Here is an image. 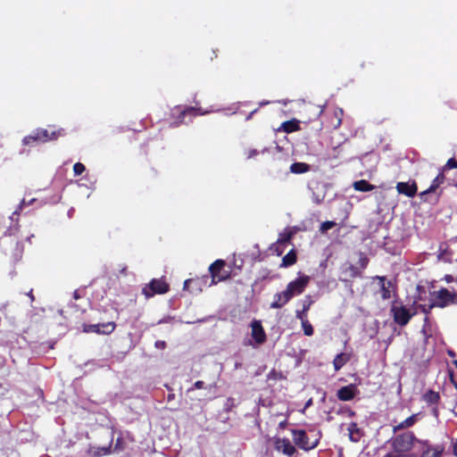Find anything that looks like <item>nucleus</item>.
<instances>
[{
  "mask_svg": "<svg viewBox=\"0 0 457 457\" xmlns=\"http://www.w3.org/2000/svg\"><path fill=\"white\" fill-rule=\"evenodd\" d=\"M214 112L213 110H202L201 108L187 106L184 109H181L179 106H177L172 111V115L176 116V120L173 122L174 126H179L180 124H188L192 121V118L197 115H206Z\"/></svg>",
  "mask_w": 457,
  "mask_h": 457,
  "instance_id": "nucleus-1",
  "label": "nucleus"
},
{
  "mask_svg": "<svg viewBox=\"0 0 457 457\" xmlns=\"http://www.w3.org/2000/svg\"><path fill=\"white\" fill-rule=\"evenodd\" d=\"M432 299L428 304V309L435 307L445 308L451 304H457V294L451 293L446 288H441L439 291L433 292Z\"/></svg>",
  "mask_w": 457,
  "mask_h": 457,
  "instance_id": "nucleus-2",
  "label": "nucleus"
},
{
  "mask_svg": "<svg viewBox=\"0 0 457 457\" xmlns=\"http://www.w3.org/2000/svg\"><path fill=\"white\" fill-rule=\"evenodd\" d=\"M394 321L401 326H406L410 320L415 315L416 312L407 308L405 305L394 302L391 306Z\"/></svg>",
  "mask_w": 457,
  "mask_h": 457,
  "instance_id": "nucleus-3",
  "label": "nucleus"
},
{
  "mask_svg": "<svg viewBox=\"0 0 457 457\" xmlns=\"http://www.w3.org/2000/svg\"><path fill=\"white\" fill-rule=\"evenodd\" d=\"M415 439L412 432L398 435L393 439V447L397 453L408 452L411 449Z\"/></svg>",
  "mask_w": 457,
  "mask_h": 457,
  "instance_id": "nucleus-4",
  "label": "nucleus"
},
{
  "mask_svg": "<svg viewBox=\"0 0 457 457\" xmlns=\"http://www.w3.org/2000/svg\"><path fill=\"white\" fill-rule=\"evenodd\" d=\"M293 439L295 444L303 450H311L318 445L319 438L311 440L304 430H293Z\"/></svg>",
  "mask_w": 457,
  "mask_h": 457,
  "instance_id": "nucleus-5",
  "label": "nucleus"
},
{
  "mask_svg": "<svg viewBox=\"0 0 457 457\" xmlns=\"http://www.w3.org/2000/svg\"><path fill=\"white\" fill-rule=\"evenodd\" d=\"M169 285L163 279L154 278L149 285L143 288V294L149 298L155 294H164L168 292Z\"/></svg>",
  "mask_w": 457,
  "mask_h": 457,
  "instance_id": "nucleus-6",
  "label": "nucleus"
},
{
  "mask_svg": "<svg viewBox=\"0 0 457 457\" xmlns=\"http://www.w3.org/2000/svg\"><path fill=\"white\" fill-rule=\"evenodd\" d=\"M310 277L307 275H302L295 280L289 282L287 286V290L290 293L291 296L294 297L302 294L307 285L310 282Z\"/></svg>",
  "mask_w": 457,
  "mask_h": 457,
  "instance_id": "nucleus-7",
  "label": "nucleus"
},
{
  "mask_svg": "<svg viewBox=\"0 0 457 457\" xmlns=\"http://www.w3.org/2000/svg\"><path fill=\"white\" fill-rule=\"evenodd\" d=\"M115 328L114 322H105L97 324H84L83 332L85 333H96L102 335H109Z\"/></svg>",
  "mask_w": 457,
  "mask_h": 457,
  "instance_id": "nucleus-8",
  "label": "nucleus"
},
{
  "mask_svg": "<svg viewBox=\"0 0 457 457\" xmlns=\"http://www.w3.org/2000/svg\"><path fill=\"white\" fill-rule=\"evenodd\" d=\"M34 131L36 133V138H37L38 143H46L57 139L62 135L63 130H49L47 129L37 128L34 129Z\"/></svg>",
  "mask_w": 457,
  "mask_h": 457,
  "instance_id": "nucleus-9",
  "label": "nucleus"
},
{
  "mask_svg": "<svg viewBox=\"0 0 457 457\" xmlns=\"http://www.w3.org/2000/svg\"><path fill=\"white\" fill-rule=\"evenodd\" d=\"M208 279V276H204L202 278L187 279L184 282L183 289L187 290L192 294H198L202 292L203 286L206 284Z\"/></svg>",
  "mask_w": 457,
  "mask_h": 457,
  "instance_id": "nucleus-10",
  "label": "nucleus"
},
{
  "mask_svg": "<svg viewBox=\"0 0 457 457\" xmlns=\"http://www.w3.org/2000/svg\"><path fill=\"white\" fill-rule=\"evenodd\" d=\"M374 279L379 281L381 298L383 300L389 299L391 297V292L394 289V282L390 279H386V277L383 276H376Z\"/></svg>",
  "mask_w": 457,
  "mask_h": 457,
  "instance_id": "nucleus-11",
  "label": "nucleus"
},
{
  "mask_svg": "<svg viewBox=\"0 0 457 457\" xmlns=\"http://www.w3.org/2000/svg\"><path fill=\"white\" fill-rule=\"evenodd\" d=\"M252 337L257 345H262L266 340V334L260 320H254L251 323Z\"/></svg>",
  "mask_w": 457,
  "mask_h": 457,
  "instance_id": "nucleus-12",
  "label": "nucleus"
},
{
  "mask_svg": "<svg viewBox=\"0 0 457 457\" xmlns=\"http://www.w3.org/2000/svg\"><path fill=\"white\" fill-rule=\"evenodd\" d=\"M358 393V389L355 385L350 384L339 388L337 392V396L341 401H351Z\"/></svg>",
  "mask_w": 457,
  "mask_h": 457,
  "instance_id": "nucleus-13",
  "label": "nucleus"
},
{
  "mask_svg": "<svg viewBox=\"0 0 457 457\" xmlns=\"http://www.w3.org/2000/svg\"><path fill=\"white\" fill-rule=\"evenodd\" d=\"M292 298L293 297L287 289L280 293H277L273 296V302L270 303V308L280 309L286 305Z\"/></svg>",
  "mask_w": 457,
  "mask_h": 457,
  "instance_id": "nucleus-14",
  "label": "nucleus"
},
{
  "mask_svg": "<svg viewBox=\"0 0 457 457\" xmlns=\"http://www.w3.org/2000/svg\"><path fill=\"white\" fill-rule=\"evenodd\" d=\"M396 189L399 194L404 195L408 197H412L417 193V186L415 183L398 182Z\"/></svg>",
  "mask_w": 457,
  "mask_h": 457,
  "instance_id": "nucleus-15",
  "label": "nucleus"
},
{
  "mask_svg": "<svg viewBox=\"0 0 457 457\" xmlns=\"http://www.w3.org/2000/svg\"><path fill=\"white\" fill-rule=\"evenodd\" d=\"M225 266V262L223 260H216L214 262H212L209 267V271L212 276V282L210 286L214 285L217 283L216 278L220 271V270Z\"/></svg>",
  "mask_w": 457,
  "mask_h": 457,
  "instance_id": "nucleus-16",
  "label": "nucleus"
},
{
  "mask_svg": "<svg viewBox=\"0 0 457 457\" xmlns=\"http://www.w3.org/2000/svg\"><path fill=\"white\" fill-rule=\"evenodd\" d=\"M443 453L444 447L442 445H429L423 450L420 457H442Z\"/></svg>",
  "mask_w": 457,
  "mask_h": 457,
  "instance_id": "nucleus-17",
  "label": "nucleus"
},
{
  "mask_svg": "<svg viewBox=\"0 0 457 457\" xmlns=\"http://www.w3.org/2000/svg\"><path fill=\"white\" fill-rule=\"evenodd\" d=\"M349 434V439L352 442L357 443L361 440L362 436V432L361 428L358 427L357 423L352 422L349 424L347 428Z\"/></svg>",
  "mask_w": 457,
  "mask_h": 457,
  "instance_id": "nucleus-18",
  "label": "nucleus"
},
{
  "mask_svg": "<svg viewBox=\"0 0 457 457\" xmlns=\"http://www.w3.org/2000/svg\"><path fill=\"white\" fill-rule=\"evenodd\" d=\"M311 167L305 162H294L290 165V172L294 174H303L308 172Z\"/></svg>",
  "mask_w": 457,
  "mask_h": 457,
  "instance_id": "nucleus-19",
  "label": "nucleus"
},
{
  "mask_svg": "<svg viewBox=\"0 0 457 457\" xmlns=\"http://www.w3.org/2000/svg\"><path fill=\"white\" fill-rule=\"evenodd\" d=\"M111 452H112L111 445H109L108 446L90 448L88 450V453L91 454L93 457H101L104 455H108L111 453Z\"/></svg>",
  "mask_w": 457,
  "mask_h": 457,
  "instance_id": "nucleus-20",
  "label": "nucleus"
},
{
  "mask_svg": "<svg viewBox=\"0 0 457 457\" xmlns=\"http://www.w3.org/2000/svg\"><path fill=\"white\" fill-rule=\"evenodd\" d=\"M417 420V415L413 414L402 422H400L397 426L394 427V431H397L400 429L407 428L414 425Z\"/></svg>",
  "mask_w": 457,
  "mask_h": 457,
  "instance_id": "nucleus-21",
  "label": "nucleus"
},
{
  "mask_svg": "<svg viewBox=\"0 0 457 457\" xmlns=\"http://www.w3.org/2000/svg\"><path fill=\"white\" fill-rule=\"evenodd\" d=\"M348 356L344 353L337 354L333 361L335 370H339L348 361Z\"/></svg>",
  "mask_w": 457,
  "mask_h": 457,
  "instance_id": "nucleus-22",
  "label": "nucleus"
},
{
  "mask_svg": "<svg viewBox=\"0 0 457 457\" xmlns=\"http://www.w3.org/2000/svg\"><path fill=\"white\" fill-rule=\"evenodd\" d=\"M353 188L360 192H368L374 188V186L370 185L367 180L361 179L353 183Z\"/></svg>",
  "mask_w": 457,
  "mask_h": 457,
  "instance_id": "nucleus-23",
  "label": "nucleus"
},
{
  "mask_svg": "<svg viewBox=\"0 0 457 457\" xmlns=\"http://www.w3.org/2000/svg\"><path fill=\"white\" fill-rule=\"evenodd\" d=\"M423 399L426 403L429 404H435L437 403V402L439 401L440 395L437 392L428 390L424 394Z\"/></svg>",
  "mask_w": 457,
  "mask_h": 457,
  "instance_id": "nucleus-24",
  "label": "nucleus"
},
{
  "mask_svg": "<svg viewBox=\"0 0 457 457\" xmlns=\"http://www.w3.org/2000/svg\"><path fill=\"white\" fill-rule=\"evenodd\" d=\"M296 262V255L294 251L287 253L282 259L281 266L288 267Z\"/></svg>",
  "mask_w": 457,
  "mask_h": 457,
  "instance_id": "nucleus-25",
  "label": "nucleus"
},
{
  "mask_svg": "<svg viewBox=\"0 0 457 457\" xmlns=\"http://www.w3.org/2000/svg\"><path fill=\"white\" fill-rule=\"evenodd\" d=\"M295 231L292 230L291 228L285 229L283 232L279 234L278 242L281 244L288 243L293 237Z\"/></svg>",
  "mask_w": 457,
  "mask_h": 457,
  "instance_id": "nucleus-26",
  "label": "nucleus"
},
{
  "mask_svg": "<svg viewBox=\"0 0 457 457\" xmlns=\"http://www.w3.org/2000/svg\"><path fill=\"white\" fill-rule=\"evenodd\" d=\"M445 177L443 174H438L434 180L432 181L430 187L425 192H434L443 182H444Z\"/></svg>",
  "mask_w": 457,
  "mask_h": 457,
  "instance_id": "nucleus-27",
  "label": "nucleus"
},
{
  "mask_svg": "<svg viewBox=\"0 0 457 457\" xmlns=\"http://www.w3.org/2000/svg\"><path fill=\"white\" fill-rule=\"evenodd\" d=\"M278 442H284V449L283 452L287 454L291 455L295 453V447L290 444V441L288 439H282L278 440Z\"/></svg>",
  "mask_w": 457,
  "mask_h": 457,
  "instance_id": "nucleus-28",
  "label": "nucleus"
},
{
  "mask_svg": "<svg viewBox=\"0 0 457 457\" xmlns=\"http://www.w3.org/2000/svg\"><path fill=\"white\" fill-rule=\"evenodd\" d=\"M33 143H38L37 138H36V133L34 130L31 131L29 135L24 137L22 139V144L24 145H29Z\"/></svg>",
  "mask_w": 457,
  "mask_h": 457,
  "instance_id": "nucleus-29",
  "label": "nucleus"
},
{
  "mask_svg": "<svg viewBox=\"0 0 457 457\" xmlns=\"http://www.w3.org/2000/svg\"><path fill=\"white\" fill-rule=\"evenodd\" d=\"M302 327L305 336L311 337L313 335V328L308 320H303Z\"/></svg>",
  "mask_w": 457,
  "mask_h": 457,
  "instance_id": "nucleus-30",
  "label": "nucleus"
},
{
  "mask_svg": "<svg viewBox=\"0 0 457 457\" xmlns=\"http://www.w3.org/2000/svg\"><path fill=\"white\" fill-rule=\"evenodd\" d=\"M86 170V166L81 162H76L73 165V172L75 176L81 175Z\"/></svg>",
  "mask_w": 457,
  "mask_h": 457,
  "instance_id": "nucleus-31",
  "label": "nucleus"
},
{
  "mask_svg": "<svg viewBox=\"0 0 457 457\" xmlns=\"http://www.w3.org/2000/svg\"><path fill=\"white\" fill-rule=\"evenodd\" d=\"M335 226H336L335 221L327 220V221H324L321 223L320 230L321 233H325Z\"/></svg>",
  "mask_w": 457,
  "mask_h": 457,
  "instance_id": "nucleus-32",
  "label": "nucleus"
},
{
  "mask_svg": "<svg viewBox=\"0 0 457 457\" xmlns=\"http://www.w3.org/2000/svg\"><path fill=\"white\" fill-rule=\"evenodd\" d=\"M428 327H429V321H428V317H425L424 319V325H423V328L421 329V333L423 334L424 336V338H425V341L428 340V338L431 336L429 333H428Z\"/></svg>",
  "mask_w": 457,
  "mask_h": 457,
  "instance_id": "nucleus-33",
  "label": "nucleus"
},
{
  "mask_svg": "<svg viewBox=\"0 0 457 457\" xmlns=\"http://www.w3.org/2000/svg\"><path fill=\"white\" fill-rule=\"evenodd\" d=\"M236 405L235 399L232 397H229L226 400L224 403L223 410L227 412L230 411L232 408Z\"/></svg>",
  "mask_w": 457,
  "mask_h": 457,
  "instance_id": "nucleus-34",
  "label": "nucleus"
},
{
  "mask_svg": "<svg viewBox=\"0 0 457 457\" xmlns=\"http://www.w3.org/2000/svg\"><path fill=\"white\" fill-rule=\"evenodd\" d=\"M348 270L350 271V276L352 278H357L361 276V270L354 265L350 264L348 267Z\"/></svg>",
  "mask_w": 457,
  "mask_h": 457,
  "instance_id": "nucleus-35",
  "label": "nucleus"
},
{
  "mask_svg": "<svg viewBox=\"0 0 457 457\" xmlns=\"http://www.w3.org/2000/svg\"><path fill=\"white\" fill-rule=\"evenodd\" d=\"M445 169L446 170H452V169H457V161L454 158H450L445 165Z\"/></svg>",
  "mask_w": 457,
  "mask_h": 457,
  "instance_id": "nucleus-36",
  "label": "nucleus"
},
{
  "mask_svg": "<svg viewBox=\"0 0 457 457\" xmlns=\"http://www.w3.org/2000/svg\"><path fill=\"white\" fill-rule=\"evenodd\" d=\"M369 263V259L362 253L360 254L359 264L361 269H365Z\"/></svg>",
  "mask_w": 457,
  "mask_h": 457,
  "instance_id": "nucleus-37",
  "label": "nucleus"
},
{
  "mask_svg": "<svg viewBox=\"0 0 457 457\" xmlns=\"http://www.w3.org/2000/svg\"><path fill=\"white\" fill-rule=\"evenodd\" d=\"M311 296L308 295L305 297V299L303 302V312H307L310 309V306L312 304Z\"/></svg>",
  "mask_w": 457,
  "mask_h": 457,
  "instance_id": "nucleus-38",
  "label": "nucleus"
},
{
  "mask_svg": "<svg viewBox=\"0 0 457 457\" xmlns=\"http://www.w3.org/2000/svg\"><path fill=\"white\" fill-rule=\"evenodd\" d=\"M26 204L25 200H22L21 203L19 205L18 210L12 212V216L10 217L12 220H14V219L17 220L16 216L19 215V212L22 209V207Z\"/></svg>",
  "mask_w": 457,
  "mask_h": 457,
  "instance_id": "nucleus-39",
  "label": "nucleus"
},
{
  "mask_svg": "<svg viewBox=\"0 0 457 457\" xmlns=\"http://www.w3.org/2000/svg\"><path fill=\"white\" fill-rule=\"evenodd\" d=\"M204 383L202 380H197L195 382L192 388L188 389V391H191L193 389H201L204 388Z\"/></svg>",
  "mask_w": 457,
  "mask_h": 457,
  "instance_id": "nucleus-40",
  "label": "nucleus"
},
{
  "mask_svg": "<svg viewBox=\"0 0 457 457\" xmlns=\"http://www.w3.org/2000/svg\"><path fill=\"white\" fill-rule=\"evenodd\" d=\"M258 151L256 149H250L247 153V158L251 159L255 157L258 154Z\"/></svg>",
  "mask_w": 457,
  "mask_h": 457,
  "instance_id": "nucleus-41",
  "label": "nucleus"
},
{
  "mask_svg": "<svg viewBox=\"0 0 457 457\" xmlns=\"http://www.w3.org/2000/svg\"><path fill=\"white\" fill-rule=\"evenodd\" d=\"M154 345H155V347L158 349H163L166 346V343L162 340L156 341Z\"/></svg>",
  "mask_w": 457,
  "mask_h": 457,
  "instance_id": "nucleus-42",
  "label": "nucleus"
},
{
  "mask_svg": "<svg viewBox=\"0 0 457 457\" xmlns=\"http://www.w3.org/2000/svg\"><path fill=\"white\" fill-rule=\"evenodd\" d=\"M421 312L428 314L432 309H428V305L427 304H420V305Z\"/></svg>",
  "mask_w": 457,
  "mask_h": 457,
  "instance_id": "nucleus-43",
  "label": "nucleus"
},
{
  "mask_svg": "<svg viewBox=\"0 0 457 457\" xmlns=\"http://www.w3.org/2000/svg\"><path fill=\"white\" fill-rule=\"evenodd\" d=\"M304 312H303V311H297V312H296V318H297V319H300L302 321H303V320H303V313H304Z\"/></svg>",
  "mask_w": 457,
  "mask_h": 457,
  "instance_id": "nucleus-44",
  "label": "nucleus"
},
{
  "mask_svg": "<svg viewBox=\"0 0 457 457\" xmlns=\"http://www.w3.org/2000/svg\"><path fill=\"white\" fill-rule=\"evenodd\" d=\"M453 453L455 457H457V441L453 444Z\"/></svg>",
  "mask_w": 457,
  "mask_h": 457,
  "instance_id": "nucleus-45",
  "label": "nucleus"
},
{
  "mask_svg": "<svg viewBox=\"0 0 457 457\" xmlns=\"http://www.w3.org/2000/svg\"><path fill=\"white\" fill-rule=\"evenodd\" d=\"M257 111H258V110H257V109H255V110H253V112H251L247 115V117H246V119H245V120H251V119H252V117H253V115L255 112H257Z\"/></svg>",
  "mask_w": 457,
  "mask_h": 457,
  "instance_id": "nucleus-46",
  "label": "nucleus"
},
{
  "mask_svg": "<svg viewBox=\"0 0 457 457\" xmlns=\"http://www.w3.org/2000/svg\"><path fill=\"white\" fill-rule=\"evenodd\" d=\"M241 365H242V363H241V362L237 361V362L235 363V370L239 369V368L241 367Z\"/></svg>",
  "mask_w": 457,
  "mask_h": 457,
  "instance_id": "nucleus-47",
  "label": "nucleus"
},
{
  "mask_svg": "<svg viewBox=\"0 0 457 457\" xmlns=\"http://www.w3.org/2000/svg\"><path fill=\"white\" fill-rule=\"evenodd\" d=\"M270 102L269 101H262L260 103V106H264L266 104H268Z\"/></svg>",
  "mask_w": 457,
  "mask_h": 457,
  "instance_id": "nucleus-48",
  "label": "nucleus"
},
{
  "mask_svg": "<svg viewBox=\"0 0 457 457\" xmlns=\"http://www.w3.org/2000/svg\"><path fill=\"white\" fill-rule=\"evenodd\" d=\"M312 404V399L308 400L305 403V408L309 407Z\"/></svg>",
  "mask_w": 457,
  "mask_h": 457,
  "instance_id": "nucleus-49",
  "label": "nucleus"
},
{
  "mask_svg": "<svg viewBox=\"0 0 457 457\" xmlns=\"http://www.w3.org/2000/svg\"><path fill=\"white\" fill-rule=\"evenodd\" d=\"M446 278V281H448V282H450V281H452V280H453V277H452V276H449V275H448V276H446V278Z\"/></svg>",
  "mask_w": 457,
  "mask_h": 457,
  "instance_id": "nucleus-50",
  "label": "nucleus"
},
{
  "mask_svg": "<svg viewBox=\"0 0 457 457\" xmlns=\"http://www.w3.org/2000/svg\"><path fill=\"white\" fill-rule=\"evenodd\" d=\"M28 295L30 297V299L33 301L34 300V296L32 295V290L28 294Z\"/></svg>",
  "mask_w": 457,
  "mask_h": 457,
  "instance_id": "nucleus-51",
  "label": "nucleus"
},
{
  "mask_svg": "<svg viewBox=\"0 0 457 457\" xmlns=\"http://www.w3.org/2000/svg\"><path fill=\"white\" fill-rule=\"evenodd\" d=\"M327 265V262L326 261H323L320 262V267H326Z\"/></svg>",
  "mask_w": 457,
  "mask_h": 457,
  "instance_id": "nucleus-52",
  "label": "nucleus"
},
{
  "mask_svg": "<svg viewBox=\"0 0 457 457\" xmlns=\"http://www.w3.org/2000/svg\"><path fill=\"white\" fill-rule=\"evenodd\" d=\"M208 387H209V389H210V390H211L212 388H215V387H216V384H215V383H213V384L210 385Z\"/></svg>",
  "mask_w": 457,
  "mask_h": 457,
  "instance_id": "nucleus-53",
  "label": "nucleus"
},
{
  "mask_svg": "<svg viewBox=\"0 0 457 457\" xmlns=\"http://www.w3.org/2000/svg\"><path fill=\"white\" fill-rule=\"evenodd\" d=\"M453 412H454L455 416H457V404L454 407Z\"/></svg>",
  "mask_w": 457,
  "mask_h": 457,
  "instance_id": "nucleus-54",
  "label": "nucleus"
},
{
  "mask_svg": "<svg viewBox=\"0 0 457 457\" xmlns=\"http://www.w3.org/2000/svg\"><path fill=\"white\" fill-rule=\"evenodd\" d=\"M348 412H349V416L354 415V412L353 411H351V410H348Z\"/></svg>",
  "mask_w": 457,
  "mask_h": 457,
  "instance_id": "nucleus-55",
  "label": "nucleus"
},
{
  "mask_svg": "<svg viewBox=\"0 0 457 457\" xmlns=\"http://www.w3.org/2000/svg\"><path fill=\"white\" fill-rule=\"evenodd\" d=\"M33 202H35V198H32L28 204H31Z\"/></svg>",
  "mask_w": 457,
  "mask_h": 457,
  "instance_id": "nucleus-56",
  "label": "nucleus"
},
{
  "mask_svg": "<svg viewBox=\"0 0 457 457\" xmlns=\"http://www.w3.org/2000/svg\"><path fill=\"white\" fill-rule=\"evenodd\" d=\"M384 457H394V456L391 453H387Z\"/></svg>",
  "mask_w": 457,
  "mask_h": 457,
  "instance_id": "nucleus-57",
  "label": "nucleus"
},
{
  "mask_svg": "<svg viewBox=\"0 0 457 457\" xmlns=\"http://www.w3.org/2000/svg\"><path fill=\"white\" fill-rule=\"evenodd\" d=\"M448 353H449V355H451V356H453V355H454V353H453V352H452V351H449Z\"/></svg>",
  "mask_w": 457,
  "mask_h": 457,
  "instance_id": "nucleus-58",
  "label": "nucleus"
},
{
  "mask_svg": "<svg viewBox=\"0 0 457 457\" xmlns=\"http://www.w3.org/2000/svg\"><path fill=\"white\" fill-rule=\"evenodd\" d=\"M453 363H454L455 367L457 368V360H455V361H453Z\"/></svg>",
  "mask_w": 457,
  "mask_h": 457,
  "instance_id": "nucleus-59",
  "label": "nucleus"
},
{
  "mask_svg": "<svg viewBox=\"0 0 457 457\" xmlns=\"http://www.w3.org/2000/svg\"><path fill=\"white\" fill-rule=\"evenodd\" d=\"M120 441V438H118V439H117V443H119ZM117 446H118V444H116L115 448H116Z\"/></svg>",
  "mask_w": 457,
  "mask_h": 457,
  "instance_id": "nucleus-60",
  "label": "nucleus"
},
{
  "mask_svg": "<svg viewBox=\"0 0 457 457\" xmlns=\"http://www.w3.org/2000/svg\"><path fill=\"white\" fill-rule=\"evenodd\" d=\"M32 237H33V235L31 237H28V241H30Z\"/></svg>",
  "mask_w": 457,
  "mask_h": 457,
  "instance_id": "nucleus-61",
  "label": "nucleus"
},
{
  "mask_svg": "<svg viewBox=\"0 0 457 457\" xmlns=\"http://www.w3.org/2000/svg\"><path fill=\"white\" fill-rule=\"evenodd\" d=\"M78 185H79V187H82V186H84L83 184H81V183H79V182H78Z\"/></svg>",
  "mask_w": 457,
  "mask_h": 457,
  "instance_id": "nucleus-62",
  "label": "nucleus"
}]
</instances>
